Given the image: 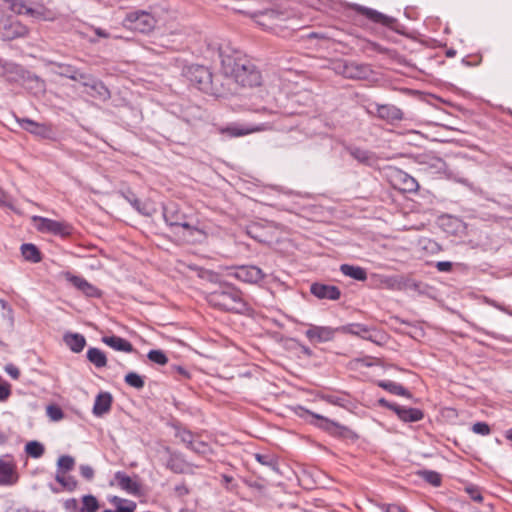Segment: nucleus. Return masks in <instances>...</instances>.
Instances as JSON below:
<instances>
[{"label":"nucleus","instance_id":"obj_1","mask_svg":"<svg viewBox=\"0 0 512 512\" xmlns=\"http://www.w3.org/2000/svg\"><path fill=\"white\" fill-rule=\"evenodd\" d=\"M222 74L242 87L259 86L262 76L252 61L238 50L221 48L219 51Z\"/></svg>","mask_w":512,"mask_h":512},{"label":"nucleus","instance_id":"obj_2","mask_svg":"<svg viewBox=\"0 0 512 512\" xmlns=\"http://www.w3.org/2000/svg\"><path fill=\"white\" fill-rule=\"evenodd\" d=\"M206 299L211 306L221 310L241 312L246 307L241 292L226 283L221 284L219 289L208 293Z\"/></svg>","mask_w":512,"mask_h":512},{"label":"nucleus","instance_id":"obj_3","mask_svg":"<svg viewBox=\"0 0 512 512\" xmlns=\"http://www.w3.org/2000/svg\"><path fill=\"white\" fill-rule=\"evenodd\" d=\"M164 11H134L126 15L123 20L124 27L138 31L141 33H149L155 28L165 26V19L162 17L166 15Z\"/></svg>","mask_w":512,"mask_h":512},{"label":"nucleus","instance_id":"obj_4","mask_svg":"<svg viewBox=\"0 0 512 512\" xmlns=\"http://www.w3.org/2000/svg\"><path fill=\"white\" fill-rule=\"evenodd\" d=\"M164 219L171 227L181 228L184 238L194 237L195 234H202L199 229L187 222L186 216L179 212L176 205L172 204L164 208Z\"/></svg>","mask_w":512,"mask_h":512},{"label":"nucleus","instance_id":"obj_5","mask_svg":"<svg viewBox=\"0 0 512 512\" xmlns=\"http://www.w3.org/2000/svg\"><path fill=\"white\" fill-rule=\"evenodd\" d=\"M6 7L16 14H27L35 19L44 21H53L56 19V13L45 7L30 8L23 0H3Z\"/></svg>","mask_w":512,"mask_h":512},{"label":"nucleus","instance_id":"obj_6","mask_svg":"<svg viewBox=\"0 0 512 512\" xmlns=\"http://www.w3.org/2000/svg\"><path fill=\"white\" fill-rule=\"evenodd\" d=\"M27 28L12 17H0V37L4 40H12L27 34Z\"/></svg>","mask_w":512,"mask_h":512},{"label":"nucleus","instance_id":"obj_7","mask_svg":"<svg viewBox=\"0 0 512 512\" xmlns=\"http://www.w3.org/2000/svg\"><path fill=\"white\" fill-rule=\"evenodd\" d=\"M19 480L17 464L11 456L0 458V486H12Z\"/></svg>","mask_w":512,"mask_h":512},{"label":"nucleus","instance_id":"obj_8","mask_svg":"<svg viewBox=\"0 0 512 512\" xmlns=\"http://www.w3.org/2000/svg\"><path fill=\"white\" fill-rule=\"evenodd\" d=\"M33 221L35 223V227L40 232H47L54 235H69L71 227L60 221H55L49 218H44L40 216H34Z\"/></svg>","mask_w":512,"mask_h":512},{"label":"nucleus","instance_id":"obj_9","mask_svg":"<svg viewBox=\"0 0 512 512\" xmlns=\"http://www.w3.org/2000/svg\"><path fill=\"white\" fill-rule=\"evenodd\" d=\"M188 77L192 84L199 90L208 92L212 82V76L209 70L201 65L191 66L188 69Z\"/></svg>","mask_w":512,"mask_h":512},{"label":"nucleus","instance_id":"obj_10","mask_svg":"<svg viewBox=\"0 0 512 512\" xmlns=\"http://www.w3.org/2000/svg\"><path fill=\"white\" fill-rule=\"evenodd\" d=\"M271 127L266 123L254 124V125H243L233 123L225 128H222L220 132L230 137H242L252 133L263 132L269 130Z\"/></svg>","mask_w":512,"mask_h":512},{"label":"nucleus","instance_id":"obj_11","mask_svg":"<svg viewBox=\"0 0 512 512\" xmlns=\"http://www.w3.org/2000/svg\"><path fill=\"white\" fill-rule=\"evenodd\" d=\"M236 279L246 282L255 284L260 282L264 278L263 271L253 265H243L235 268V271L231 273Z\"/></svg>","mask_w":512,"mask_h":512},{"label":"nucleus","instance_id":"obj_12","mask_svg":"<svg viewBox=\"0 0 512 512\" xmlns=\"http://www.w3.org/2000/svg\"><path fill=\"white\" fill-rule=\"evenodd\" d=\"M369 112L375 113L380 119L391 123L403 118L402 111L398 107L390 104H371L369 106Z\"/></svg>","mask_w":512,"mask_h":512},{"label":"nucleus","instance_id":"obj_13","mask_svg":"<svg viewBox=\"0 0 512 512\" xmlns=\"http://www.w3.org/2000/svg\"><path fill=\"white\" fill-rule=\"evenodd\" d=\"M336 71L346 78L362 79L369 73V68L366 65H360L354 62L339 63L335 67Z\"/></svg>","mask_w":512,"mask_h":512},{"label":"nucleus","instance_id":"obj_14","mask_svg":"<svg viewBox=\"0 0 512 512\" xmlns=\"http://www.w3.org/2000/svg\"><path fill=\"white\" fill-rule=\"evenodd\" d=\"M338 330H340V328L334 329L327 326L310 325L305 335L309 341L321 343L332 340L335 336V332Z\"/></svg>","mask_w":512,"mask_h":512},{"label":"nucleus","instance_id":"obj_15","mask_svg":"<svg viewBox=\"0 0 512 512\" xmlns=\"http://www.w3.org/2000/svg\"><path fill=\"white\" fill-rule=\"evenodd\" d=\"M82 85L86 88V93L91 97L102 100L109 97V91L105 85L101 81L92 79L88 75L86 80H82Z\"/></svg>","mask_w":512,"mask_h":512},{"label":"nucleus","instance_id":"obj_16","mask_svg":"<svg viewBox=\"0 0 512 512\" xmlns=\"http://www.w3.org/2000/svg\"><path fill=\"white\" fill-rule=\"evenodd\" d=\"M311 293L319 299L337 300L340 298V290L336 286L314 283L310 288Z\"/></svg>","mask_w":512,"mask_h":512},{"label":"nucleus","instance_id":"obj_17","mask_svg":"<svg viewBox=\"0 0 512 512\" xmlns=\"http://www.w3.org/2000/svg\"><path fill=\"white\" fill-rule=\"evenodd\" d=\"M114 480L116 481V484L128 494L138 495L140 493L139 483L124 472H116L114 475Z\"/></svg>","mask_w":512,"mask_h":512},{"label":"nucleus","instance_id":"obj_18","mask_svg":"<svg viewBox=\"0 0 512 512\" xmlns=\"http://www.w3.org/2000/svg\"><path fill=\"white\" fill-rule=\"evenodd\" d=\"M66 278L74 287H76L78 290L83 292L86 296H88V297H99L100 296V291L95 286H93L92 284L87 282L84 278L79 277V276H74L71 274H67Z\"/></svg>","mask_w":512,"mask_h":512},{"label":"nucleus","instance_id":"obj_19","mask_svg":"<svg viewBox=\"0 0 512 512\" xmlns=\"http://www.w3.org/2000/svg\"><path fill=\"white\" fill-rule=\"evenodd\" d=\"M397 416L404 422H418L423 419L424 413L417 408H408L402 406H391Z\"/></svg>","mask_w":512,"mask_h":512},{"label":"nucleus","instance_id":"obj_20","mask_svg":"<svg viewBox=\"0 0 512 512\" xmlns=\"http://www.w3.org/2000/svg\"><path fill=\"white\" fill-rule=\"evenodd\" d=\"M18 122L24 130L40 137H46L51 132L50 127L46 124L37 123L30 119H21Z\"/></svg>","mask_w":512,"mask_h":512},{"label":"nucleus","instance_id":"obj_21","mask_svg":"<svg viewBox=\"0 0 512 512\" xmlns=\"http://www.w3.org/2000/svg\"><path fill=\"white\" fill-rule=\"evenodd\" d=\"M112 405V396L108 392L99 393L95 399L93 413L96 416H102L108 413Z\"/></svg>","mask_w":512,"mask_h":512},{"label":"nucleus","instance_id":"obj_22","mask_svg":"<svg viewBox=\"0 0 512 512\" xmlns=\"http://www.w3.org/2000/svg\"><path fill=\"white\" fill-rule=\"evenodd\" d=\"M102 341L116 351H122L127 353L133 351L132 344L126 339L118 336H105L102 338Z\"/></svg>","mask_w":512,"mask_h":512},{"label":"nucleus","instance_id":"obj_23","mask_svg":"<svg viewBox=\"0 0 512 512\" xmlns=\"http://www.w3.org/2000/svg\"><path fill=\"white\" fill-rule=\"evenodd\" d=\"M316 420L319 421L316 425L320 427L321 429L328 431L332 434H341L345 428L341 426L340 424L323 417L322 415L309 412Z\"/></svg>","mask_w":512,"mask_h":512},{"label":"nucleus","instance_id":"obj_24","mask_svg":"<svg viewBox=\"0 0 512 512\" xmlns=\"http://www.w3.org/2000/svg\"><path fill=\"white\" fill-rule=\"evenodd\" d=\"M63 340L65 344L75 353L81 352L86 345L84 336L78 333H66L63 337Z\"/></svg>","mask_w":512,"mask_h":512},{"label":"nucleus","instance_id":"obj_25","mask_svg":"<svg viewBox=\"0 0 512 512\" xmlns=\"http://www.w3.org/2000/svg\"><path fill=\"white\" fill-rule=\"evenodd\" d=\"M340 271L345 276H348V277L358 280V281H365L367 279L366 270L360 266L342 264L340 266Z\"/></svg>","mask_w":512,"mask_h":512},{"label":"nucleus","instance_id":"obj_26","mask_svg":"<svg viewBox=\"0 0 512 512\" xmlns=\"http://www.w3.org/2000/svg\"><path fill=\"white\" fill-rule=\"evenodd\" d=\"M340 331L349 333V334H352L355 336H359L364 339H369V340L372 339L370 329L363 324H359V323L349 324L347 326L341 327Z\"/></svg>","mask_w":512,"mask_h":512},{"label":"nucleus","instance_id":"obj_27","mask_svg":"<svg viewBox=\"0 0 512 512\" xmlns=\"http://www.w3.org/2000/svg\"><path fill=\"white\" fill-rule=\"evenodd\" d=\"M59 71L57 72L60 76L67 77L71 80H86L87 75L79 72L75 67L66 64H58Z\"/></svg>","mask_w":512,"mask_h":512},{"label":"nucleus","instance_id":"obj_28","mask_svg":"<svg viewBox=\"0 0 512 512\" xmlns=\"http://www.w3.org/2000/svg\"><path fill=\"white\" fill-rule=\"evenodd\" d=\"M21 254L26 261L38 263L41 261V254L38 248L31 243H26L21 246Z\"/></svg>","mask_w":512,"mask_h":512},{"label":"nucleus","instance_id":"obj_29","mask_svg":"<svg viewBox=\"0 0 512 512\" xmlns=\"http://www.w3.org/2000/svg\"><path fill=\"white\" fill-rule=\"evenodd\" d=\"M363 15H365L368 19L372 20L376 23H381L383 25H390L392 23V18L369 8H360L359 10Z\"/></svg>","mask_w":512,"mask_h":512},{"label":"nucleus","instance_id":"obj_30","mask_svg":"<svg viewBox=\"0 0 512 512\" xmlns=\"http://www.w3.org/2000/svg\"><path fill=\"white\" fill-rule=\"evenodd\" d=\"M88 360L93 363L97 368L106 366V355L98 348H89L87 351Z\"/></svg>","mask_w":512,"mask_h":512},{"label":"nucleus","instance_id":"obj_31","mask_svg":"<svg viewBox=\"0 0 512 512\" xmlns=\"http://www.w3.org/2000/svg\"><path fill=\"white\" fill-rule=\"evenodd\" d=\"M348 151L353 158L361 163L370 164L374 160L373 154L367 150L351 147Z\"/></svg>","mask_w":512,"mask_h":512},{"label":"nucleus","instance_id":"obj_32","mask_svg":"<svg viewBox=\"0 0 512 512\" xmlns=\"http://www.w3.org/2000/svg\"><path fill=\"white\" fill-rule=\"evenodd\" d=\"M379 386L392 394L411 397V394L402 385L398 383L392 381H383L379 383Z\"/></svg>","mask_w":512,"mask_h":512},{"label":"nucleus","instance_id":"obj_33","mask_svg":"<svg viewBox=\"0 0 512 512\" xmlns=\"http://www.w3.org/2000/svg\"><path fill=\"white\" fill-rule=\"evenodd\" d=\"M45 448L38 441H30L25 446V452L32 458H40L44 454Z\"/></svg>","mask_w":512,"mask_h":512},{"label":"nucleus","instance_id":"obj_34","mask_svg":"<svg viewBox=\"0 0 512 512\" xmlns=\"http://www.w3.org/2000/svg\"><path fill=\"white\" fill-rule=\"evenodd\" d=\"M419 475L422 479L435 487H438L441 484L442 477L436 471L422 470L419 472Z\"/></svg>","mask_w":512,"mask_h":512},{"label":"nucleus","instance_id":"obj_35","mask_svg":"<svg viewBox=\"0 0 512 512\" xmlns=\"http://www.w3.org/2000/svg\"><path fill=\"white\" fill-rule=\"evenodd\" d=\"M255 16L257 17L256 21L258 24L268 27L269 25H268L267 21L278 18L280 16V14L275 10H267L265 12H261V13L255 15Z\"/></svg>","mask_w":512,"mask_h":512},{"label":"nucleus","instance_id":"obj_36","mask_svg":"<svg viewBox=\"0 0 512 512\" xmlns=\"http://www.w3.org/2000/svg\"><path fill=\"white\" fill-rule=\"evenodd\" d=\"M125 382L136 389H142L144 387L143 378L135 372H130L125 376Z\"/></svg>","mask_w":512,"mask_h":512},{"label":"nucleus","instance_id":"obj_37","mask_svg":"<svg viewBox=\"0 0 512 512\" xmlns=\"http://www.w3.org/2000/svg\"><path fill=\"white\" fill-rule=\"evenodd\" d=\"M399 177L403 181L402 189L404 191H415V190H417L418 183L416 182V180L413 177H411V176H409V175H407L405 173H401L399 175Z\"/></svg>","mask_w":512,"mask_h":512},{"label":"nucleus","instance_id":"obj_38","mask_svg":"<svg viewBox=\"0 0 512 512\" xmlns=\"http://www.w3.org/2000/svg\"><path fill=\"white\" fill-rule=\"evenodd\" d=\"M147 356L150 361L159 365H165L168 362L167 356L161 350H151Z\"/></svg>","mask_w":512,"mask_h":512},{"label":"nucleus","instance_id":"obj_39","mask_svg":"<svg viewBox=\"0 0 512 512\" xmlns=\"http://www.w3.org/2000/svg\"><path fill=\"white\" fill-rule=\"evenodd\" d=\"M74 459L71 456L63 455L59 457L57 465L59 469H62L64 471H69L74 467Z\"/></svg>","mask_w":512,"mask_h":512},{"label":"nucleus","instance_id":"obj_40","mask_svg":"<svg viewBox=\"0 0 512 512\" xmlns=\"http://www.w3.org/2000/svg\"><path fill=\"white\" fill-rule=\"evenodd\" d=\"M83 506L87 512H95L99 507L97 499L92 495L83 497Z\"/></svg>","mask_w":512,"mask_h":512},{"label":"nucleus","instance_id":"obj_41","mask_svg":"<svg viewBox=\"0 0 512 512\" xmlns=\"http://www.w3.org/2000/svg\"><path fill=\"white\" fill-rule=\"evenodd\" d=\"M11 395V385L0 376V402H5Z\"/></svg>","mask_w":512,"mask_h":512},{"label":"nucleus","instance_id":"obj_42","mask_svg":"<svg viewBox=\"0 0 512 512\" xmlns=\"http://www.w3.org/2000/svg\"><path fill=\"white\" fill-rule=\"evenodd\" d=\"M46 412L49 418L53 421H58L63 418V412L58 406L49 405L46 409Z\"/></svg>","mask_w":512,"mask_h":512},{"label":"nucleus","instance_id":"obj_43","mask_svg":"<svg viewBox=\"0 0 512 512\" xmlns=\"http://www.w3.org/2000/svg\"><path fill=\"white\" fill-rule=\"evenodd\" d=\"M430 167L439 173H446L447 166L446 163L440 158H433L430 162Z\"/></svg>","mask_w":512,"mask_h":512},{"label":"nucleus","instance_id":"obj_44","mask_svg":"<svg viewBox=\"0 0 512 512\" xmlns=\"http://www.w3.org/2000/svg\"><path fill=\"white\" fill-rule=\"evenodd\" d=\"M472 431L476 434L480 435H488L490 433V427L488 424L484 422H477L473 424Z\"/></svg>","mask_w":512,"mask_h":512},{"label":"nucleus","instance_id":"obj_45","mask_svg":"<svg viewBox=\"0 0 512 512\" xmlns=\"http://www.w3.org/2000/svg\"><path fill=\"white\" fill-rule=\"evenodd\" d=\"M466 492L469 494L472 500L481 502L483 500L482 494L477 487L469 486L466 488Z\"/></svg>","mask_w":512,"mask_h":512},{"label":"nucleus","instance_id":"obj_46","mask_svg":"<svg viewBox=\"0 0 512 512\" xmlns=\"http://www.w3.org/2000/svg\"><path fill=\"white\" fill-rule=\"evenodd\" d=\"M189 447L198 453H203L206 450V444L202 441H198L196 439L189 440Z\"/></svg>","mask_w":512,"mask_h":512},{"label":"nucleus","instance_id":"obj_47","mask_svg":"<svg viewBox=\"0 0 512 512\" xmlns=\"http://www.w3.org/2000/svg\"><path fill=\"white\" fill-rule=\"evenodd\" d=\"M4 370L5 372L11 376L14 380H17L19 379L20 377V370L17 366H15L14 364H7L5 367H4Z\"/></svg>","mask_w":512,"mask_h":512},{"label":"nucleus","instance_id":"obj_48","mask_svg":"<svg viewBox=\"0 0 512 512\" xmlns=\"http://www.w3.org/2000/svg\"><path fill=\"white\" fill-rule=\"evenodd\" d=\"M80 473L87 480H92L93 477H94V470L89 465H81L80 466Z\"/></svg>","mask_w":512,"mask_h":512},{"label":"nucleus","instance_id":"obj_49","mask_svg":"<svg viewBox=\"0 0 512 512\" xmlns=\"http://www.w3.org/2000/svg\"><path fill=\"white\" fill-rule=\"evenodd\" d=\"M436 267L441 272H449L452 269V263L448 261L437 262Z\"/></svg>","mask_w":512,"mask_h":512},{"label":"nucleus","instance_id":"obj_50","mask_svg":"<svg viewBox=\"0 0 512 512\" xmlns=\"http://www.w3.org/2000/svg\"><path fill=\"white\" fill-rule=\"evenodd\" d=\"M255 458L256 460L261 463L262 465H267V466H273V461L271 458H269L268 456L266 455H261V454H256L255 455Z\"/></svg>","mask_w":512,"mask_h":512},{"label":"nucleus","instance_id":"obj_51","mask_svg":"<svg viewBox=\"0 0 512 512\" xmlns=\"http://www.w3.org/2000/svg\"><path fill=\"white\" fill-rule=\"evenodd\" d=\"M385 512H406L405 508L397 504L385 505Z\"/></svg>","mask_w":512,"mask_h":512},{"label":"nucleus","instance_id":"obj_52","mask_svg":"<svg viewBox=\"0 0 512 512\" xmlns=\"http://www.w3.org/2000/svg\"><path fill=\"white\" fill-rule=\"evenodd\" d=\"M136 504L132 501L127 506L119 505L115 512H134Z\"/></svg>","mask_w":512,"mask_h":512},{"label":"nucleus","instance_id":"obj_53","mask_svg":"<svg viewBox=\"0 0 512 512\" xmlns=\"http://www.w3.org/2000/svg\"><path fill=\"white\" fill-rule=\"evenodd\" d=\"M56 480L64 487H67L69 489H73L74 488V484L72 486L69 485V483L66 481V478L65 476L63 475H60L59 473L56 475Z\"/></svg>","mask_w":512,"mask_h":512},{"label":"nucleus","instance_id":"obj_54","mask_svg":"<svg viewBox=\"0 0 512 512\" xmlns=\"http://www.w3.org/2000/svg\"><path fill=\"white\" fill-rule=\"evenodd\" d=\"M383 283L389 287V288H393L395 286V284L397 283V280L394 278V277H389V278H386Z\"/></svg>","mask_w":512,"mask_h":512},{"label":"nucleus","instance_id":"obj_55","mask_svg":"<svg viewBox=\"0 0 512 512\" xmlns=\"http://www.w3.org/2000/svg\"><path fill=\"white\" fill-rule=\"evenodd\" d=\"M181 438L189 445V440H194V436L190 432H183Z\"/></svg>","mask_w":512,"mask_h":512},{"label":"nucleus","instance_id":"obj_56","mask_svg":"<svg viewBox=\"0 0 512 512\" xmlns=\"http://www.w3.org/2000/svg\"><path fill=\"white\" fill-rule=\"evenodd\" d=\"M95 33L99 36V37H103V38H107L109 35L107 32H105L104 30H102L101 28H96L95 29Z\"/></svg>","mask_w":512,"mask_h":512},{"label":"nucleus","instance_id":"obj_57","mask_svg":"<svg viewBox=\"0 0 512 512\" xmlns=\"http://www.w3.org/2000/svg\"><path fill=\"white\" fill-rule=\"evenodd\" d=\"M111 502L118 508L119 505H122V503L124 502L123 499L115 496L111 499Z\"/></svg>","mask_w":512,"mask_h":512},{"label":"nucleus","instance_id":"obj_58","mask_svg":"<svg viewBox=\"0 0 512 512\" xmlns=\"http://www.w3.org/2000/svg\"><path fill=\"white\" fill-rule=\"evenodd\" d=\"M379 404L381 406H384V407H387L389 409H391V406H397L396 404H390L388 401H386L385 399H380L379 400Z\"/></svg>","mask_w":512,"mask_h":512},{"label":"nucleus","instance_id":"obj_59","mask_svg":"<svg viewBox=\"0 0 512 512\" xmlns=\"http://www.w3.org/2000/svg\"><path fill=\"white\" fill-rule=\"evenodd\" d=\"M6 440H7V437H6L5 433L2 430H0V445L4 444L6 442Z\"/></svg>","mask_w":512,"mask_h":512},{"label":"nucleus","instance_id":"obj_60","mask_svg":"<svg viewBox=\"0 0 512 512\" xmlns=\"http://www.w3.org/2000/svg\"><path fill=\"white\" fill-rule=\"evenodd\" d=\"M209 280L212 281V282H217L218 281V276L214 273H210L209 274Z\"/></svg>","mask_w":512,"mask_h":512},{"label":"nucleus","instance_id":"obj_61","mask_svg":"<svg viewBox=\"0 0 512 512\" xmlns=\"http://www.w3.org/2000/svg\"><path fill=\"white\" fill-rule=\"evenodd\" d=\"M177 371H178L180 374H182V375H184V376H186V377L188 376V373H187V372H186V370H185L184 368H182V367H177Z\"/></svg>","mask_w":512,"mask_h":512},{"label":"nucleus","instance_id":"obj_62","mask_svg":"<svg viewBox=\"0 0 512 512\" xmlns=\"http://www.w3.org/2000/svg\"><path fill=\"white\" fill-rule=\"evenodd\" d=\"M506 438L512 441V428L506 431Z\"/></svg>","mask_w":512,"mask_h":512},{"label":"nucleus","instance_id":"obj_63","mask_svg":"<svg viewBox=\"0 0 512 512\" xmlns=\"http://www.w3.org/2000/svg\"><path fill=\"white\" fill-rule=\"evenodd\" d=\"M103 512H115V511L107 509V510H104Z\"/></svg>","mask_w":512,"mask_h":512}]
</instances>
